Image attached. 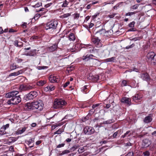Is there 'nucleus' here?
<instances>
[{
  "instance_id": "59",
  "label": "nucleus",
  "mask_w": 156,
  "mask_h": 156,
  "mask_svg": "<svg viewBox=\"0 0 156 156\" xmlns=\"http://www.w3.org/2000/svg\"><path fill=\"white\" fill-rule=\"evenodd\" d=\"M3 33V30L2 27H0V34H2Z\"/></svg>"
},
{
  "instance_id": "58",
  "label": "nucleus",
  "mask_w": 156,
  "mask_h": 156,
  "mask_svg": "<svg viewBox=\"0 0 156 156\" xmlns=\"http://www.w3.org/2000/svg\"><path fill=\"white\" fill-rule=\"evenodd\" d=\"M42 142V141L41 140H38L36 142V145H38L40 144Z\"/></svg>"
},
{
  "instance_id": "33",
  "label": "nucleus",
  "mask_w": 156,
  "mask_h": 156,
  "mask_svg": "<svg viewBox=\"0 0 156 156\" xmlns=\"http://www.w3.org/2000/svg\"><path fill=\"white\" fill-rule=\"evenodd\" d=\"M113 122V120L110 119L106 121H104L103 123H101L102 124H110Z\"/></svg>"
},
{
  "instance_id": "19",
  "label": "nucleus",
  "mask_w": 156,
  "mask_h": 156,
  "mask_svg": "<svg viewBox=\"0 0 156 156\" xmlns=\"http://www.w3.org/2000/svg\"><path fill=\"white\" fill-rule=\"evenodd\" d=\"M17 139L18 138L15 137H9L8 140L9 144H10L11 143L14 142L17 140Z\"/></svg>"
},
{
  "instance_id": "55",
  "label": "nucleus",
  "mask_w": 156,
  "mask_h": 156,
  "mask_svg": "<svg viewBox=\"0 0 156 156\" xmlns=\"http://www.w3.org/2000/svg\"><path fill=\"white\" fill-rule=\"evenodd\" d=\"M9 151H11L14 152V150L13 147L12 146H11L9 148Z\"/></svg>"
},
{
  "instance_id": "6",
  "label": "nucleus",
  "mask_w": 156,
  "mask_h": 156,
  "mask_svg": "<svg viewBox=\"0 0 156 156\" xmlns=\"http://www.w3.org/2000/svg\"><path fill=\"white\" fill-rule=\"evenodd\" d=\"M37 95V92L34 91L30 92L25 96V99L27 100H32L36 98Z\"/></svg>"
},
{
  "instance_id": "15",
  "label": "nucleus",
  "mask_w": 156,
  "mask_h": 156,
  "mask_svg": "<svg viewBox=\"0 0 156 156\" xmlns=\"http://www.w3.org/2000/svg\"><path fill=\"white\" fill-rule=\"evenodd\" d=\"M55 89V87L52 85H49L45 87L44 90L46 91H53Z\"/></svg>"
},
{
  "instance_id": "49",
  "label": "nucleus",
  "mask_w": 156,
  "mask_h": 156,
  "mask_svg": "<svg viewBox=\"0 0 156 156\" xmlns=\"http://www.w3.org/2000/svg\"><path fill=\"white\" fill-rule=\"evenodd\" d=\"M125 156H133V152H129Z\"/></svg>"
},
{
  "instance_id": "26",
  "label": "nucleus",
  "mask_w": 156,
  "mask_h": 156,
  "mask_svg": "<svg viewBox=\"0 0 156 156\" xmlns=\"http://www.w3.org/2000/svg\"><path fill=\"white\" fill-rule=\"evenodd\" d=\"M75 37L73 33H71L69 35V40L70 41H73L75 39Z\"/></svg>"
},
{
  "instance_id": "32",
  "label": "nucleus",
  "mask_w": 156,
  "mask_h": 156,
  "mask_svg": "<svg viewBox=\"0 0 156 156\" xmlns=\"http://www.w3.org/2000/svg\"><path fill=\"white\" fill-rule=\"evenodd\" d=\"M139 5L136 4L131 6L130 7V9L132 10H133L137 9L139 6Z\"/></svg>"
},
{
  "instance_id": "22",
  "label": "nucleus",
  "mask_w": 156,
  "mask_h": 156,
  "mask_svg": "<svg viewBox=\"0 0 156 156\" xmlns=\"http://www.w3.org/2000/svg\"><path fill=\"white\" fill-rule=\"evenodd\" d=\"M46 83V81L45 80H40L37 82V85L39 86H43Z\"/></svg>"
},
{
  "instance_id": "51",
  "label": "nucleus",
  "mask_w": 156,
  "mask_h": 156,
  "mask_svg": "<svg viewBox=\"0 0 156 156\" xmlns=\"http://www.w3.org/2000/svg\"><path fill=\"white\" fill-rule=\"evenodd\" d=\"M118 131H116L112 135V137L113 138H115L117 136L118 134Z\"/></svg>"
},
{
  "instance_id": "5",
  "label": "nucleus",
  "mask_w": 156,
  "mask_h": 156,
  "mask_svg": "<svg viewBox=\"0 0 156 156\" xmlns=\"http://www.w3.org/2000/svg\"><path fill=\"white\" fill-rule=\"evenodd\" d=\"M146 58L148 61L151 62L154 64H156V54L154 52H149L147 54Z\"/></svg>"
},
{
  "instance_id": "27",
  "label": "nucleus",
  "mask_w": 156,
  "mask_h": 156,
  "mask_svg": "<svg viewBox=\"0 0 156 156\" xmlns=\"http://www.w3.org/2000/svg\"><path fill=\"white\" fill-rule=\"evenodd\" d=\"M139 12L138 11H136L133 12H128L127 13H126L125 14L126 16H131L136 13H137Z\"/></svg>"
},
{
  "instance_id": "23",
  "label": "nucleus",
  "mask_w": 156,
  "mask_h": 156,
  "mask_svg": "<svg viewBox=\"0 0 156 156\" xmlns=\"http://www.w3.org/2000/svg\"><path fill=\"white\" fill-rule=\"evenodd\" d=\"M34 138H31L29 140L26 141V143L29 146H30L31 144L34 143Z\"/></svg>"
},
{
  "instance_id": "8",
  "label": "nucleus",
  "mask_w": 156,
  "mask_h": 156,
  "mask_svg": "<svg viewBox=\"0 0 156 156\" xmlns=\"http://www.w3.org/2000/svg\"><path fill=\"white\" fill-rule=\"evenodd\" d=\"M83 131L85 134L90 135L93 134L95 131L94 129L90 126H86L83 129Z\"/></svg>"
},
{
  "instance_id": "7",
  "label": "nucleus",
  "mask_w": 156,
  "mask_h": 156,
  "mask_svg": "<svg viewBox=\"0 0 156 156\" xmlns=\"http://www.w3.org/2000/svg\"><path fill=\"white\" fill-rule=\"evenodd\" d=\"M34 88V87L29 84H22L19 87L20 90L21 91H29Z\"/></svg>"
},
{
  "instance_id": "63",
  "label": "nucleus",
  "mask_w": 156,
  "mask_h": 156,
  "mask_svg": "<svg viewBox=\"0 0 156 156\" xmlns=\"http://www.w3.org/2000/svg\"><path fill=\"white\" fill-rule=\"evenodd\" d=\"M16 30H14L13 29H10L9 30V32H16Z\"/></svg>"
},
{
  "instance_id": "28",
  "label": "nucleus",
  "mask_w": 156,
  "mask_h": 156,
  "mask_svg": "<svg viewBox=\"0 0 156 156\" xmlns=\"http://www.w3.org/2000/svg\"><path fill=\"white\" fill-rule=\"evenodd\" d=\"M106 62H114L115 60V58L112 57L111 58H107L105 60Z\"/></svg>"
},
{
  "instance_id": "35",
  "label": "nucleus",
  "mask_w": 156,
  "mask_h": 156,
  "mask_svg": "<svg viewBox=\"0 0 156 156\" xmlns=\"http://www.w3.org/2000/svg\"><path fill=\"white\" fill-rule=\"evenodd\" d=\"M80 16V14L79 13H75L73 14V17L74 19H78Z\"/></svg>"
},
{
  "instance_id": "60",
  "label": "nucleus",
  "mask_w": 156,
  "mask_h": 156,
  "mask_svg": "<svg viewBox=\"0 0 156 156\" xmlns=\"http://www.w3.org/2000/svg\"><path fill=\"white\" fill-rule=\"evenodd\" d=\"M41 3H37L35 5V7H39L40 6H41Z\"/></svg>"
},
{
  "instance_id": "42",
  "label": "nucleus",
  "mask_w": 156,
  "mask_h": 156,
  "mask_svg": "<svg viewBox=\"0 0 156 156\" xmlns=\"http://www.w3.org/2000/svg\"><path fill=\"white\" fill-rule=\"evenodd\" d=\"M47 66H38L37 67V69L38 70H41L42 69H46L47 68Z\"/></svg>"
},
{
  "instance_id": "9",
  "label": "nucleus",
  "mask_w": 156,
  "mask_h": 156,
  "mask_svg": "<svg viewBox=\"0 0 156 156\" xmlns=\"http://www.w3.org/2000/svg\"><path fill=\"white\" fill-rule=\"evenodd\" d=\"M49 80L50 82L51 83H58L59 81L60 78L58 76H55L51 75L49 76Z\"/></svg>"
},
{
  "instance_id": "13",
  "label": "nucleus",
  "mask_w": 156,
  "mask_h": 156,
  "mask_svg": "<svg viewBox=\"0 0 156 156\" xmlns=\"http://www.w3.org/2000/svg\"><path fill=\"white\" fill-rule=\"evenodd\" d=\"M140 76L141 78L144 80L148 81L150 80L149 76L147 73H142Z\"/></svg>"
},
{
  "instance_id": "62",
  "label": "nucleus",
  "mask_w": 156,
  "mask_h": 156,
  "mask_svg": "<svg viewBox=\"0 0 156 156\" xmlns=\"http://www.w3.org/2000/svg\"><path fill=\"white\" fill-rule=\"evenodd\" d=\"M151 135L154 137H156V130L155 131H154L152 133H151Z\"/></svg>"
},
{
  "instance_id": "36",
  "label": "nucleus",
  "mask_w": 156,
  "mask_h": 156,
  "mask_svg": "<svg viewBox=\"0 0 156 156\" xmlns=\"http://www.w3.org/2000/svg\"><path fill=\"white\" fill-rule=\"evenodd\" d=\"M69 2H67L66 0H65L63 2V4L62 5V7H66L68 5Z\"/></svg>"
},
{
  "instance_id": "43",
  "label": "nucleus",
  "mask_w": 156,
  "mask_h": 156,
  "mask_svg": "<svg viewBox=\"0 0 156 156\" xmlns=\"http://www.w3.org/2000/svg\"><path fill=\"white\" fill-rule=\"evenodd\" d=\"M140 40V38L139 37H135L134 38L130 39V41H136L137 40Z\"/></svg>"
},
{
  "instance_id": "53",
  "label": "nucleus",
  "mask_w": 156,
  "mask_h": 156,
  "mask_svg": "<svg viewBox=\"0 0 156 156\" xmlns=\"http://www.w3.org/2000/svg\"><path fill=\"white\" fill-rule=\"evenodd\" d=\"M100 105V104H96L95 105H92V107L93 108H94L96 107L99 106Z\"/></svg>"
},
{
  "instance_id": "44",
  "label": "nucleus",
  "mask_w": 156,
  "mask_h": 156,
  "mask_svg": "<svg viewBox=\"0 0 156 156\" xmlns=\"http://www.w3.org/2000/svg\"><path fill=\"white\" fill-rule=\"evenodd\" d=\"M40 16L41 15L39 14H37L35 15L34 18L35 20H37L40 17Z\"/></svg>"
},
{
  "instance_id": "64",
  "label": "nucleus",
  "mask_w": 156,
  "mask_h": 156,
  "mask_svg": "<svg viewBox=\"0 0 156 156\" xmlns=\"http://www.w3.org/2000/svg\"><path fill=\"white\" fill-rule=\"evenodd\" d=\"M90 17L89 16H87L85 18L84 22H85L86 21H88L90 19Z\"/></svg>"
},
{
  "instance_id": "57",
  "label": "nucleus",
  "mask_w": 156,
  "mask_h": 156,
  "mask_svg": "<svg viewBox=\"0 0 156 156\" xmlns=\"http://www.w3.org/2000/svg\"><path fill=\"white\" fill-rule=\"evenodd\" d=\"M132 71H134L136 72H138V69L136 68H134L133 69H131V71H130V72H132Z\"/></svg>"
},
{
  "instance_id": "2",
  "label": "nucleus",
  "mask_w": 156,
  "mask_h": 156,
  "mask_svg": "<svg viewBox=\"0 0 156 156\" xmlns=\"http://www.w3.org/2000/svg\"><path fill=\"white\" fill-rule=\"evenodd\" d=\"M43 104L41 101H34L31 103H27L25 108L28 110H37L39 112L41 111L43 109Z\"/></svg>"
},
{
  "instance_id": "47",
  "label": "nucleus",
  "mask_w": 156,
  "mask_h": 156,
  "mask_svg": "<svg viewBox=\"0 0 156 156\" xmlns=\"http://www.w3.org/2000/svg\"><path fill=\"white\" fill-rule=\"evenodd\" d=\"M65 145V144L64 143L59 144L57 146V148H58L63 147Z\"/></svg>"
},
{
  "instance_id": "14",
  "label": "nucleus",
  "mask_w": 156,
  "mask_h": 156,
  "mask_svg": "<svg viewBox=\"0 0 156 156\" xmlns=\"http://www.w3.org/2000/svg\"><path fill=\"white\" fill-rule=\"evenodd\" d=\"M151 143L148 139H145L143 140L142 145L144 147H147Z\"/></svg>"
},
{
  "instance_id": "4",
  "label": "nucleus",
  "mask_w": 156,
  "mask_h": 156,
  "mask_svg": "<svg viewBox=\"0 0 156 156\" xmlns=\"http://www.w3.org/2000/svg\"><path fill=\"white\" fill-rule=\"evenodd\" d=\"M58 24V22L57 20H51L47 23L45 28L46 30H54L56 29Z\"/></svg>"
},
{
  "instance_id": "34",
  "label": "nucleus",
  "mask_w": 156,
  "mask_h": 156,
  "mask_svg": "<svg viewBox=\"0 0 156 156\" xmlns=\"http://www.w3.org/2000/svg\"><path fill=\"white\" fill-rule=\"evenodd\" d=\"M17 68V66L14 64H13L11 65L10 67V69L11 70L15 69Z\"/></svg>"
},
{
  "instance_id": "50",
  "label": "nucleus",
  "mask_w": 156,
  "mask_h": 156,
  "mask_svg": "<svg viewBox=\"0 0 156 156\" xmlns=\"http://www.w3.org/2000/svg\"><path fill=\"white\" fill-rule=\"evenodd\" d=\"M79 147V146L77 145H74V146H73L72 148V149H73V150H75L76 149Z\"/></svg>"
},
{
  "instance_id": "16",
  "label": "nucleus",
  "mask_w": 156,
  "mask_h": 156,
  "mask_svg": "<svg viewBox=\"0 0 156 156\" xmlns=\"http://www.w3.org/2000/svg\"><path fill=\"white\" fill-rule=\"evenodd\" d=\"M142 96L139 94H136L133 97V101L136 102L137 100H140Z\"/></svg>"
},
{
  "instance_id": "41",
  "label": "nucleus",
  "mask_w": 156,
  "mask_h": 156,
  "mask_svg": "<svg viewBox=\"0 0 156 156\" xmlns=\"http://www.w3.org/2000/svg\"><path fill=\"white\" fill-rule=\"evenodd\" d=\"M143 154L144 156H149L150 155V153L148 151H146L143 152Z\"/></svg>"
},
{
  "instance_id": "61",
  "label": "nucleus",
  "mask_w": 156,
  "mask_h": 156,
  "mask_svg": "<svg viewBox=\"0 0 156 156\" xmlns=\"http://www.w3.org/2000/svg\"><path fill=\"white\" fill-rule=\"evenodd\" d=\"M131 144L130 142H128L127 143L125 144V146H131Z\"/></svg>"
},
{
  "instance_id": "45",
  "label": "nucleus",
  "mask_w": 156,
  "mask_h": 156,
  "mask_svg": "<svg viewBox=\"0 0 156 156\" xmlns=\"http://www.w3.org/2000/svg\"><path fill=\"white\" fill-rule=\"evenodd\" d=\"M9 126V124H7L6 125L3 126L2 128L4 129V130H5L7 128H8Z\"/></svg>"
},
{
  "instance_id": "17",
  "label": "nucleus",
  "mask_w": 156,
  "mask_h": 156,
  "mask_svg": "<svg viewBox=\"0 0 156 156\" xmlns=\"http://www.w3.org/2000/svg\"><path fill=\"white\" fill-rule=\"evenodd\" d=\"M23 70H20L18 71L17 72H14L10 74L9 76H18L20 74H22L23 73Z\"/></svg>"
},
{
  "instance_id": "39",
  "label": "nucleus",
  "mask_w": 156,
  "mask_h": 156,
  "mask_svg": "<svg viewBox=\"0 0 156 156\" xmlns=\"http://www.w3.org/2000/svg\"><path fill=\"white\" fill-rule=\"evenodd\" d=\"M127 81L126 80H123L122 81L121 84L122 86H126L127 85Z\"/></svg>"
},
{
  "instance_id": "10",
  "label": "nucleus",
  "mask_w": 156,
  "mask_h": 156,
  "mask_svg": "<svg viewBox=\"0 0 156 156\" xmlns=\"http://www.w3.org/2000/svg\"><path fill=\"white\" fill-rule=\"evenodd\" d=\"M153 115L152 114H149L147 116H146L144 119V122L146 123H148L152 121V117Z\"/></svg>"
},
{
  "instance_id": "25",
  "label": "nucleus",
  "mask_w": 156,
  "mask_h": 156,
  "mask_svg": "<svg viewBox=\"0 0 156 156\" xmlns=\"http://www.w3.org/2000/svg\"><path fill=\"white\" fill-rule=\"evenodd\" d=\"M91 79L95 82H97L99 80V76L98 75L91 76Z\"/></svg>"
},
{
  "instance_id": "40",
  "label": "nucleus",
  "mask_w": 156,
  "mask_h": 156,
  "mask_svg": "<svg viewBox=\"0 0 156 156\" xmlns=\"http://www.w3.org/2000/svg\"><path fill=\"white\" fill-rule=\"evenodd\" d=\"M70 151L69 150H64L62 151V154H67L70 153Z\"/></svg>"
},
{
  "instance_id": "29",
  "label": "nucleus",
  "mask_w": 156,
  "mask_h": 156,
  "mask_svg": "<svg viewBox=\"0 0 156 156\" xmlns=\"http://www.w3.org/2000/svg\"><path fill=\"white\" fill-rule=\"evenodd\" d=\"M71 15V13H67L63 14V15L61 16H60V18H67Z\"/></svg>"
},
{
  "instance_id": "18",
  "label": "nucleus",
  "mask_w": 156,
  "mask_h": 156,
  "mask_svg": "<svg viewBox=\"0 0 156 156\" xmlns=\"http://www.w3.org/2000/svg\"><path fill=\"white\" fill-rule=\"evenodd\" d=\"M26 128L25 127L21 129L20 128L18 129L16 131V134L17 135L23 133L26 130Z\"/></svg>"
},
{
  "instance_id": "56",
  "label": "nucleus",
  "mask_w": 156,
  "mask_h": 156,
  "mask_svg": "<svg viewBox=\"0 0 156 156\" xmlns=\"http://www.w3.org/2000/svg\"><path fill=\"white\" fill-rule=\"evenodd\" d=\"M0 135H2L6 134V132L3 130H0Z\"/></svg>"
},
{
  "instance_id": "54",
  "label": "nucleus",
  "mask_w": 156,
  "mask_h": 156,
  "mask_svg": "<svg viewBox=\"0 0 156 156\" xmlns=\"http://www.w3.org/2000/svg\"><path fill=\"white\" fill-rule=\"evenodd\" d=\"M116 15L115 14H112L111 15H108V16L110 18H113L114 17V16Z\"/></svg>"
},
{
  "instance_id": "52",
  "label": "nucleus",
  "mask_w": 156,
  "mask_h": 156,
  "mask_svg": "<svg viewBox=\"0 0 156 156\" xmlns=\"http://www.w3.org/2000/svg\"><path fill=\"white\" fill-rule=\"evenodd\" d=\"M70 83V82L69 81H67L66 83L64 84L63 85V87L64 88L66 87L68 85H69Z\"/></svg>"
},
{
  "instance_id": "11",
  "label": "nucleus",
  "mask_w": 156,
  "mask_h": 156,
  "mask_svg": "<svg viewBox=\"0 0 156 156\" xmlns=\"http://www.w3.org/2000/svg\"><path fill=\"white\" fill-rule=\"evenodd\" d=\"M121 101L122 103L127 104L129 105H131V100L129 98L123 97L121 99Z\"/></svg>"
},
{
  "instance_id": "1",
  "label": "nucleus",
  "mask_w": 156,
  "mask_h": 156,
  "mask_svg": "<svg viewBox=\"0 0 156 156\" xmlns=\"http://www.w3.org/2000/svg\"><path fill=\"white\" fill-rule=\"evenodd\" d=\"M19 92L17 91H13L7 93L5 97L7 98H11L8 100L7 103L9 105H17L21 102V98L18 95Z\"/></svg>"
},
{
  "instance_id": "37",
  "label": "nucleus",
  "mask_w": 156,
  "mask_h": 156,
  "mask_svg": "<svg viewBox=\"0 0 156 156\" xmlns=\"http://www.w3.org/2000/svg\"><path fill=\"white\" fill-rule=\"evenodd\" d=\"M135 22L134 21H133L130 23L128 25L130 27H134V25Z\"/></svg>"
},
{
  "instance_id": "48",
  "label": "nucleus",
  "mask_w": 156,
  "mask_h": 156,
  "mask_svg": "<svg viewBox=\"0 0 156 156\" xmlns=\"http://www.w3.org/2000/svg\"><path fill=\"white\" fill-rule=\"evenodd\" d=\"M87 86H85L82 88V90L85 93H86L87 92V91H85V90L87 89Z\"/></svg>"
},
{
  "instance_id": "46",
  "label": "nucleus",
  "mask_w": 156,
  "mask_h": 156,
  "mask_svg": "<svg viewBox=\"0 0 156 156\" xmlns=\"http://www.w3.org/2000/svg\"><path fill=\"white\" fill-rule=\"evenodd\" d=\"M134 45H135L134 44H132L130 45L126 46V49H129L130 48H133V47H134Z\"/></svg>"
},
{
  "instance_id": "30",
  "label": "nucleus",
  "mask_w": 156,
  "mask_h": 156,
  "mask_svg": "<svg viewBox=\"0 0 156 156\" xmlns=\"http://www.w3.org/2000/svg\"><path fill=\"white\" fill-rule=\"evenodd\" d=\"M36 50H32L29 52L30 55V56H35L36 55Z\"/></svg>"
},
{
  "instance_id": "31",
  "label": "nucleus",
  "mask_w": 156,
  "mask_h": 156,
  "mask_svg": "<svg viewBox=\"0 0 156 156\" xmlns=\"http://www.w3.org/2000/svg\"><path fill=\"white\" fill-rule=\"evenodd\" d=\"M64 131V130L62 129H59L58 130L54 133V134H60Z\"/></svg>"
},
{
  "instance_id": "24",
  "label": "nucleus",
  "mask_w": 156,
  "mask_h": 156,
  "mask_svg": "<svg viewBox=\"0 0 156 156\" xmlns=\"http://www.w3.org/2000/svg\"><path fill=\"white\" fill-rule=\"evenodd\" d=\"M20 44H19V41L16 40L14 41V45L17 47H21L23 46V43L21 42H20Z\"/></svg>"
},
{
  "instance_id": "12",
  "label": "nucleus",
  "mask_w": 156,
  "mask_h": 156,
  "mask_svg": "<svg viewBox=\"0 0 156 156\" xmlns=\"http://www.w3.org/2000/svg\"><path fill=\"white\" fill-rule=\"evenodd\" d=\"M95 56L93 55H87L85 56H83L82 58L83 60L85 61H87L90 59H93V58Z\"/></svg>"
},
{
  "instance_id": "3",
  "label": "nucleus",
  "mask_w": 156,
  "mask_h": 156,
  "mask_svg": "<svg viewBox=\"0 0 156 156\" xmlns=\"http://www.w3.org/2000/svg\"><path fill=\"white\" fill-rule=\"evenodd\" d=\"M66 104L63 100L55 99L54 103V108L56 109L62 108Z\"/></svg>"
},
{
  "instance_id": "21",
  "label": "nucleus",
  "mask_w": 156,
  "mask_h": 156,
  "mask_svg": "<svg viewBox=\"0 0 156 156\" xmlns=\"http://www.w3.org/2000/svg\"><path fill=\"white\" fill-rule=\"evenodd\" d=\"M92 42L94 44H98L100 41V40L97 37H93L92 39Z\"/></svg>"
},
{
  "instance_id": "38",
  "label": "nucleus",
  "mask_w": 156,
  "mask_h": 156,
  "mask_svg": "<svg viewBox=\"0 0 156 156\" xmlns=\"http://www.w3.org/2000/svg\"><path fill=\"white\" fill-rule=\"evenodd\" d=\"M84 151V148L83 147H82L79 148L78 151L79 153H81L82 152H83Z\"/></svg>"
},
{
  "instance_id": "20",
  "label": "nucleus",
  "mask_w": 156,
  "mask_h": 156,
  "mask_svg": "<svg viewBox=\"0 0 156 156\" xmlns=\"http://www.w3.org/2000/svg\"><path fill=\"white\" fill-rule=\"evenodd\" d=\"M57 45L56 44L48 48V50L50 51H53L57 49Z\"/></svg>"
}]
</instances>
